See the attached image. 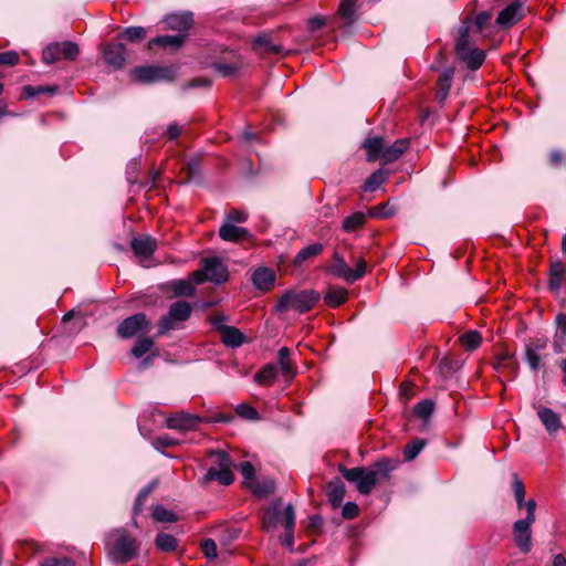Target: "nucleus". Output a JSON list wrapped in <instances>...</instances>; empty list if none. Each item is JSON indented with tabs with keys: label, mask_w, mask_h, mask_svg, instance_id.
Listing matches in <instances>:
<instances>
[{
	"label": "nucleus",
	"mask_w": 566,
	"mask_h": 566,
	"mask_svg": "<svg viewBox=\"0 0 566 566\" xmlns=\"http://www.w3.org/2000/svg\"><path fill=\"white\" fill-rule=\"evenodd\" d=\"M471 18L465 17L458 28L454 39V54L459 62L463 63L468 70L478 71L486 59L484 50L474 48L471 44Z\"/></svg>",
	"instance_id": "f257e3e1"
},
{
	"label": "nucleus",
	"mask_w": 566,
	"mask_h": 566,
	"mask_svg": "<svg viewBox=\"0 0 566 566\" xmlns=\"http://www.w3.org/2000/svg\"><path fill=\"white\" fill-rule=\"evenodd\" d=\"M321 300V294L316 290L289 289L279 297L273 310L275 313H284L290 310L305 314L312 311Z\"/></svg>",
	"instance_id": "f03ea898"
},
{
	"label": "nucleus",
	"mask_w": 566,
	"mask_h": 566,
	"mask_svg": "<svg viewBox=\"0 0 566 566\" xmlns=\"http://www.w3.org/2000/svg\"><path fill=\"white\" fill-rule=\"evenodd\" d=\"M400 464L399 459L382 457L375 461L369 469H366L365 478L359 482L358 492L367 495L377 483L389 480L391 472H394Z\"/></svg>",
	"instance_id": "7ed1b4c3"
},
{
	"label": "nucleus",
	"mask_w": 566,
	"mask_h": 566,
	"mask_svg": "<svg viewBox=\"0 0 566 566\" xmlns=\"http://www.w3.org/2000/svg\"><path fill=\"white\" fill-rule=\"evenodd\" d=\"M192 306L186 301H177L169 306L168 313L158 322L157 335L161 336L176 329L177 324L189 319Z\"/></svg>",
	"instance_id": "20e7f679"
},
{
	"label": "nucleus",
	"mask_w": 566,
	"mask_h": 566,
	"mask_svg": "<svg viewBox=\"0 0 566 566\" xmlns=\"http://www.w3.org/2000/svg\"><path fill=\"white\" fill-rule=\"evenodd\" d=\"M153 329V323L145 313H136L123 319L116 327V334L122 339H129L138 335H147Z\"/></svg>",
	"instance_id": "39448f33"
},
{
	"label": "nucleus",
	"mask_w": 566,
	"mask_h": 566,
	"mask_svg": "<svg viewBox=\"0 0 566 566\" xmlns=\"http://www.w3.org/2000/svg\"><path fill=\"white\" fill-rule=\"evenodd\" d=\"M366 269L367 262L363 258L357 260L356 266L353 270L347 265L345 259L339 253L335 252L333 255V263L328 268V272L334 276L353 284L365 275Z\"/></svg>",
	"instance_id": "423d86ee"
},
{
	"label": "nucleus",
	"mask_w": 566,
	"mask_h": 566,
	"mask_svg": "<svg viewBox=\"0 0 566 566\" xmlns=\"http://www.w3.org/2000/svg\"><path fill=\"white\" fill-rule=\"evenodd\" d=\"M135 81L139 83L170 82L175 77V70L171 66L146 65L137 66L132 71Z\"/></svg>",
	"instance_id": "0eeeda50"
},
{
	"label": "nucleus",
	"mask_w": 566,
	"mask_h": 566,
	"mask_svg": "<svg viewBox=\"0 0 566 566\" xmlns=\"http://www.w3.org/2000/svg\"><path fill=\"white\" fill-rule=\"evenodd\" d=\"M80 54V48L72 41L50 43L42 52V60L52 64L61 59L74 61Z\"/></svg>",
	"instance_id": "6e6552de"
},
{
	"label": "nucleus",
	"mask_w": 566,
	"mask_h": 566,
	"mask_svg": "<svg viewBox=\"0 0 566 566\" xmlns=\"http://www.w3.org/2000/svg\"><path fill=\"white\" fill-rule=\"evenodd\" d=\"M113 555L123 564L128 563L136 557L137 545L128 532H118V536L113 546Z\"/></svg>",
	"instance_id": "1a4fd4ad"
},
{
	"label": "nucleus",
	"mask_w": 566,
	"mask_h": 566,
	"mask_svg": "<svg viewBox=\"0 0 566 566\" xmlns=\"http://www.w3.org/2000/svg\"><path fill=\"white\" fill-rule=\"evenodd\" d=\"M127 48L123 42L108 43L104 46L103 59L105 63L114 70L123 69L127 62Z\"/></svg>",
	"instance_id": "9d476101"
},
{
	"label": "nucleus",
	"mask_w": 566,
	"mask_h": 566,
	"mask_svg": "<svg viewBox=\"0 0 566 566\" xmlns=\"http://www.w3.org/2000/svg\"><path fill=\"white\" fill-rule=\"evenodd\" d=\"M524 4L521 0H514L506 6L496 17V24L501 29H510L521 21L524 17Z\"/></svg>",
	"instance_id": "9b49d317"
},
{
	"label": "nucleus",
	"mask_w": 566,
	"mask_h": 566,
	"mask_svg": "<svg viewBox=\"0 0 566 566\" xmlns=\"http://www.w3.org/2000/svg\"><path fill=\"white\" fill-rule=\"evenodd\" d=\"M534 522L528 520H517L513 524V537L516 547L523 553L527 554L532 549V530L531 526Z\"/></svg>",
	"instance_id": "f8f14e48"
},
{
	"label": "nucleus",
	"mask_w": 566,
	"mask_h": 566,
	"mask_svg": "<svg viewBox=\"0 0 566 566\" xmlns=\"http://www.w3.org/2000/svg\"><path fill=\"white\" fill-rule=\"evenodd\" d=\"M201 260L209 282L221 285L229 280L228 266L218 256L202 258Z\"/></svg>",
	"instance_id": "ddd939ff"
},
{
	"label": "nucleus",
	"mask_w": 566,
	"mask_h": 566,
	"mask_svg": "<svg viewBox=\"0 0 566 566\" xmlns=\"http://www.w3.org/2000/svg\"><path fill=\"white\" fill-rule=\"evenodd\" d=\"M203 419L197 415L177 412L167 419V427L179 431L196 429Z\"/></svg>",
	"instance_id": "4468645a"
},
{
	"label": "nucleus",
	"mask_w": 566,
	"mask_h": 566,
	"mask_svg": "<svg viewBox=\"0 0 566 566\" xmlns=\"http://www.w3.org/2000/svg\"><path fill=\"white\" fill-rule=\"evenodd\" d=\"M547 287L552 293H558L562 285L566 283V263L560 260H553L547 271Z\"/></svg>",
	"instance_id": "2eb2a0df"
},
{
	"label": "nucleus",
	"mask_w": 566,
	"mask_h": 566,
	"mask_svg": "<svg viewBox=\"0 0 566 566\" xmlns=\"http://www.w3.org/2000/svg\"><path fill=\"white\" fill-rule=\"evenodd\" d=\"M164 22L166 24V29L187 34L195 22L193 13L190 11L171 13L165 17Z\"/></svg>",
	"instance_id": "dca6fc26"
},
{
	"label": "nucleus",
	"mask_w": 566,
	"mask_h": 566,
	"mask_svg": "<svg viewBox=\"0 0 566 566\" xmlns=\"http://www.w3.org/2000/svg\"><path fill=\"white\" fill-rule=\"evenodd\" d=\"M276 274L268 266L256 268L251 276L252 284L261 292H270L275 284Z\"/></svg>",
	"instance_id": "f3484780"
},
{
	"label": "nucleus",
	"mask_w": 566,
	"mask_h": 566,
	"mask_svg": "<svg viewBox=\"0 0 566 566\" xmlns=\"http://www.w3.org/2000/svg\"><path fill=\"white\" fill-rule=\"evenodd\" d=\"M219 237L227 242L239 243L242 241H250L252 239L251 232L242 227L224 222L219 229Z\"/></svg>",
	"instance_id": "a211bd4d"
},
{
	"label": "nucleus",
	"mask_w": 566,
	"mask_h": 566,
	"mask_svg": "<svg viewBox=\"0 0 566 566\" xmlns=\"http://www.w3.org/2000/svg\"><path fill=\"white\" fill-rule=\"evenodd\" d=\"M130 248L136 256L149 259L157 250V240L150 235L133 238Z\"/></svg>",
	"instance_id": "6ab92c4d"
},
{
	"label": "nucleus",
	"mask_w": 566,
	"mask_h": 566,
	"mask_svg": "<svg viewBox=\"0 0 566 566\" xmlns=\"http://www.w3.org/2000/svg\"><path fill=\"white\" fill-rule=\"evenodd\" d=\"M325 493L332 507L334 510L338 509L342 505L346 493L345 484L342 479L338 476L332 479L325 485Z\"/></svg>",
	"instance_id": "aec40b11"
},
{
	"label": "nucleus",
	"mask_w": 566,
	"mask_h": 566,
	"mask_svg": "<svg viewBox=\"0 0 566 566\" xmlns=\"http://www.w3.org/2000/svg\"><path fill=\"white\" fill-rule=\"evenodd\" d=\"M454 73L455 66L451 65L446 67L438 77V91L436 93V101L441 105H443L449 95Z\"/></svg>",
	"instance_id": "412c9836"
},
{
	"label": "nucleus",
	"mask_w": 566,
	"mask_h": 566,
	"mask_svg": "<svg viewBox=\"0 0 566 566\" xmlns=\"http://www.w3.org/2000/svg\"><path fill=\"white\" fill-rule=\"evenodd\" d=\"M187 38H188V34H186V33H178L176 35H170V34L158 35L148 42L147 48H148V50H153L154 46H159V48H168L169 46L172 50H178L185 45Z\"/></svg>",
	"instance_id": "4be33fe9"
},
{
	"label": "nucleus",
	"mask_w": 566,
	"mask_h": 566,
	"mask_svg": "<svg viewBox=\"0 0 566 566\" xmlns=\"http://www.w3.org/2000/svg\"><path fill=\"white\" fill-rule=\"evenodd\" d=\"M282 500L277 499L269 506L262 517L263 527L265 530L275 528L280 523L284 526V512H281Z\"/></svg>",
	"instance_id": "5701e85b"
},
{
	"label": "nucleus",
	"mask_w": 566,
	"mask_h": 566,
	"mask_svg": "<svg viewBox=\"0 0 566 566\" xmlns=\"http://www.w3.org/2000/svg\"><path fill=\"white\" fill-rule=\"evenodd\" d=\"M252 49L259 54H280L283 51L281 45L272 43L271 34L261 33L253 38Z\"/></svg>",
	"instance_id": "b1692460"
},
{
	"label": "nucleus",
	"mask_w": 566,
	"mask_h": 566,
	"mask_svg": "<svg viewBox=\"0 0 566 566\" xmlns=\"http://www.w3.org/2000/svg\"><path fill=\"white\" fill-rule=\"evenodd\" d=\"M537 417L539 418L541 422L545 427L546 431L549 434L556 433L560 427L562 421L559 416L551 408L547 407H537Z\"/></svg>",
	"instance_id": "393cba45"
},
{
	"label": "nucleus",
	"mask_w": 566,
	"mask_h": 566,
	"mask_svg": "<svg viewBox=\"0 0 566 566\" xmlns=\"http://www.w3.org/2000/svg\"><path fill=\"white\" fill-rule=\"evenodd\" d=\"M212 481H218L222 485L232 484L234 481V475L231 471V468H224L222 470H218L216 467L209 468L201 479V483L207 485Z\"/></svg>",
	"instance_id": "a878e982"
},
{
	"label": "nucleus",
	"mask_w": 566,
	"mask_h": 566,
	"mask_svg": "<svg viewBox=\"0 0 566 566\" xmlns=\"http://www.w3.org/2000/svg\"><path fill=\"white\" fill-rule=\"evenodd\" d=\"M410 142L408 138L397 139L390 146H384L381 161L387 165L396 161L408 148Z\"/></svg>",
	"instance_id": "bb28decb"
},
{
	"label": "nucleus",
	"mask_w": 566,
	"mask_h": 566,
	"mask_svg": "<svg viewBox=\"0 0 566 566\" xmlns=\"http://www.w3.org/2000/svg\"><path fill=\"white\" fill-rule=\"evenodd\" d=\"M294 527H295V510L293 504L289 503L284 509V528L285 536L282 538V544L292 549L294 545Z\"/></svg>",
	"instance_id": "cd10ccee"
},
{
	"label": "nucleus",
	"mask_w": 566,
	"mask_h": 566,
	"mask_svg": "<svg viewBox=\"0 0 566 566\" xmlns=\"http://www.w3.org/2000/svg\"><path fill=\"white\" fill-rule=\"evenodd\" d=\"M385 146V138L382 136L368 137L363 143V148L366 150L367 161L373 163L378 159L381 160Z\"/></svg>",
	"instance_id": "c85d7f7f"
},
{
	"label": "nucleus",
	"mask_w": 566,
	"mask_h": 566,
	"mask_svg": "<svg viewBox=\"0 0 566 566\" xmlns=\"http://www.w3.org/2000/svg\"><path fill=\"white\" fill-rule=\"evenodd\" d=\"M222 343L231 348L240 347L245 342V335L234 326L220 327Z\"/></svg>",
	"instance_id": "c756f323"
},
{
	"label": "nucleus",
	"mask_w": 566,
	"mask_h": 566,
	"mask_svg": "<svg viewBox=\"0 0 566 566\" xmlns=\"http://www.w3.org/2000/svg\"><path fill=\"white\" fill-rule=\"evenodd\" d=\"M348 300V291L342 286L329 285L324 295V301L332 308L339 307Z\"/></svg>",
	"instance_id": "7c9ffc66"
},
{
	"label": "nucleus",
	"mask_w": 566,
	"mask_h": 566,
	"mask_svg": "<svg viewBox=\"0 0 566 566\" xmlns=\"http://www.w3.org/2000/svg\"><path fill=\"white\" fill-rule=\"evenodd\" d=\"M291 350L289 347H281L277 352V363L282 375L285 379H292L295 377L297 370L295 364L291 360Z\"/></svg>",
	"instance_id": "2f4dec72"
},
{
	"label": "nucleus",
	"mask_w": 566,
	"mask_h": 566,
	"mask_svg": "<svg viewBox=\"0 0 566 566\" xmlns=\"http://www.w3.org/2000/svg\"><path fill=\"white\" fill-rule=\"evenodd\" d=\"M176 297H192L196 287L189 280H172L165 284Z\"/></svg>",
	"instance_id": "473e14b6"
},
{
	"label": "nucleus",
	"mask_w": 566,
	"mask_h": 566,
	"mask_svg": "<svg viewBox=\"0 0 566 566\" xmlns=\"http://www.w3.org/2000/svg\"><path fill=\"white\" fill-rule=\"evenodd\" d=\"M184 184H190V182H197L200 184L201 178V158L200 157H193L191 158L186 167L182 169Z\"/></svg>",
	"instance_id": "72a5a7b5"
},
{
	"label": "nucleus",
	"mask_w": 566,
	"mask_h": 566,
	"mask_svg": "<svg viewBox=\"0 0 566 566\" xmlns=\"http://www.w3.org/2000/svg\"><path fill=\"white\" fill-rule=\"evenodd\" d=\"M251 489L252 493L258 497H266L274 494L276 491V483L272 478H265L261 481H253L247 484Z\"/></svg>",
	"instance_id": "f704fd0d"
},
{
	"label": "nucleus",
	"mask_w": 566,
	"mask_h": 566,
	"mask_svg": "<svg viewBox=\"0 0 566 566\" xmlns=\"http://www.w3.org/2000/svg\"><path fill=\"white\" fill-rule=\"evenodd\" d=\"M147 36V29L144 27H127L123 29L118 35L117 39L119 42L126 41L129 43H140L143 42Z\"/></svg>",
	"instance_id": "c9c22d12"
},
{
	"label": "nucleus",
	"mask_w": 566,
	"mask_h": 566,
	"mask_svg": "<svg viewBox=\"0 0 566 566\" xmlns=\"http://www.w3.org/2000/svg\"><path fill=\"white\" fill-rule=\"evenodd\" d=\"M323 248L322 243H314L301 249L293 260V265L295 268H301L305 262L321 254Z\"/></svg>",
	"instance_id": "e433bc0d"
},
{
	"label": "nucleus",
	"mask_w": 566,
	"mask_h": 566,
	"mask_svg": "<svg viewBox=\"0 0 566 566\" xmlns=\"http://www.w3.org/2000/svg\"><path fill=\"white\" fill-rule=\"evenodd\" d=\"M159 482L157 479L151 480L147 485L140 489L138 492L134 506H133V515L136 516L140 514L144 510V505L148 500L150 493L158 486Z\"/></svg>",
	"instance_id": "4c0bfd02"
},
{
	"label": "nucleus",
	"mask_w": 566,
	"mask_h": 566,
	"mask_svg": "<svg viewBox=\"0 0 566 566\" xmlns=\"http://www.w3.org/2000/svg\"><path fill=\"white\" fill-rule=\"evenodd\" d=\"M277 373L279 367L275 364L270 363L264 365L259 371H256L253 378L255 382L269 386L276 379Z\"/></svg>",
	"instance_id": "58836bf2"
},
{
	"label": "nucleus",
	"mask_w": 566,
	"mask_h": 566,
	"mask_svg": "<svg viewBox=\"0 0 566 566\" xmlns=\"http://www.w3.org/2000/svg\"><path fill=\"white\" fill-rule=\"evenodd\" d=\"M337 469L345 480L352 483H356V489L358 490L359 482L365 478L366 468L355 467L348 469L344 464H338Z\"/></svg>",
	"instance_id": "ea45409f"
},
{
	"label": "nucleus",
	"mask_w": 566,
	"mask_h": 566,
	"mask_svg": "<svg viewBox=\"0 0 566 566\" xmlns=\"http://www.w3.org/2000/svg\"><path fill=\"white\" fill-rule=\"evenodd\" d=\"M366 214L361 211H357V212H354L349 216H347L346 218H344L343 222H342V229L345 231V232H354L358 229H360L361 227H364V224L366 223Z\"/></svg>",
	"instance_id": "a19ab883"
},
{
	"label": "nucleus",
	"mask_w": 566,
	"mask_h": 566,
	"mask_svg": "<svg viewBox=\"0 0 566 566\" xmlns=\"http://www.w3.org/2000/svg\"><path fill=\"white\" fill-rule=\"evenodd\" d=\"M388 179V174L382 170L378 169L374 171L363 184L361 189L365 192L375 191L377 190L382 184H385Z\"/></svg>",
	"instance_id": "79ce46f5"
},
{
	"label": "nucleus",
	"mask_w": 566,
	"mask_h": 566,
	"mask_svg": "<svg viewBox=\"0 0 566 566\" xmlns=\"http://www.w3.org/2000/svg\"><path fill=\"white\" fill-rule=\"evenodd\" d=\"M428 441L423 438L411 439L403 448V458L406 461L415 460L418 454L424 449Z\"/></svg>",
	"instance_id": "37998d69"
},
{
	"label": "nucleus",
	"mask_w": 566,
	"mask_h": 566,
	"mask_svg": "<svg viewBox=\"0 0 566 566\" xmlns=\"http://www.w3.org/2000/svg\"><path fill=\"white\" fill-rule=\"evenodd\" d=\"M212 67L223 77H235L242 67V63L239 60L230 63L218 61L212 64Z\"/></svg>",
	"instance_id": "c03bdc74"
},
{
	"label": "nucleus",
	"mask_w": 566,
	"mask_h": 566,
	"mask_svg": "<svg viewBox=\"0 0 566 566\" xmlns=\"http://www.w3.org/2000/svg\"><path fill=\"white\" fill-rule=\"evenodd\" d=\"M460 344L469 352H473L480 347L482 336L478 331H469L459 337Z\"/></svg>",
	"instance_id": "a18cd8bd"
},
{
	"label": "nucleus",
	"mask_w": 566,
	"mask_h": 566,
	"mask_svg": "<svg viewBox=\"0 0 566 566\" xmlns=\"http://www.w3.org/2000/svg\"><path fill=\"white\" fill-rule=\"evenodd\" d=\"M397 212L396 207L391 206L390 202H381L369 209L368 214L371 218L388 219L395 216Z\"/></svg>",
	"instance_id": "49530a36"
},
{
	"label": "nucleus",
	"mask_w": 566,
	"mask_h": 566,
	"mask_svg": "<svg viewBox=\"0 0 566 566\" xmlns=\"http://www.w3.org/2000/svg\"><path fill=\"white\" fill-rule=\"evenodd\" d=\"M433 410L434 402L431 399H423L413 406V415L421 420H428Z\"/></svg>",
	"instance_id": "de8ad7c7"
},
{
	"label": "nucleus",
	"mask_w": 566,
	"mask_h": 566,
	"mask_svg": "<svg viewBox=\"0 0 566 566\" xmlns=\"http://www.w3.org/2000/svg\"><path fill=\"white\" fill-rule=\"evenodd\" d=\"M155 346V342L151 337H142L137 339L135 345L132 347V355L136 358L143 357L145 354L149 353Z\"/></svg>",
	"instance_id": "09e8293b"
},
{
	"label": "nucleus",
	"mask_w": 566,
	"mask_h": 566,
	"mask_svg": "<svg viewBox=\"0 0 566 566\" xmlns=\"http://www.w3.org/2000/svg\"><path fill=\"white\" fill-rule=\"evenodd\" d=\"M155 544L161 552H174L177 548L176 537L163 532L157 534Z\"/></svg>",
	"instance_id": "8fccbe9b"
},
{
	"label": "nucleus",
	"mask_w": 566,
	"mask_h": 566,
	"mask_svg": "<svg viewBox=\"0 0 566 566\" xmlns=\"http://www.w3.org/2000/svg\"><path fill=\"white\" fill-rule=\"evenodd\" d=\"M151 515L161 523H176L179 520L177 514L160 504L153 506Z\"/></svg>",
	"instance_id": "3c124183"
},
{
	"label": "nucleus",
	"mask_w": 566,
	"mask_h": 566,
	"mask_svg": "<svg viewBox=\"0 0 566 566\" xmlns=\"http://www.w3.org/2000/svg\"><path fill=\"white\" fill-rule=\"evenodd\" d=\"M355 11H356V0H342L338 14L342 19L346 20L348 23H353L355 21Z\"/></svg>",
	"instance_id": "603ef678"
},
{
	"label": "nucleus",
	"mask_w": 566,
	"mask_h": 566,
	"mask_svg": "<svg viewBox=\"0 0 566 566\" xmlns=\"http://www.w3.org/2000/svg\"><path fill=\"white\" fill-rule=\"evenodd\" d=\"M469 17L471 18L472 21L471 27L474 25L478 32H482L483 30L489 28L492 19V12L484 10L478 13L474 19L471 15Z\"/></svg>",
	"instance_id": "864d4df0"
},
{
	"label": "nucleus",
	"mask_w": 566,
	"mask_h": 566,
	"mask_svg": "<svg viewBox=\"0 0 566 566\" xmlns=\"http://www.w3.org/2000/svg\"><path fill=\"white\" fill-rule=\"evenodd\" d=\"M209 453H210V455H214L217 458L213 467H216L218 470L234 467L233 461L227 451H223V450L212 451L211 450Z\"/></svg>",
	"instance_id": "5fc2aeb1"
},
{
	"label": "nucleus",
	"mask_w": 566,
	"mask_h": 566,
	"mask_svg": "<svg viewBox=\"0 0 566 566\" xmlns=\"http://www.w3.org/2000/svg\"><path fill=\"white\" fill-rule=\"evenodd\" d=\"M524 359L527 363L530 369L534 373L538 371L544 364L542 363L541 356L532 348H524Z\"/></svg>",
	"instance_id": "6e6d98bb"
},
{
	"label": "nucleus",
	"mask_w": 566,
	"mask_h": 566,
	"mask_svg": "<svg viewBox=\"0 0 566 566\" xmlns=\"http://www.w3.org/2000/svg\"><path fill=\"white\" fill-rule=\"evenodd\" d=\"M235 412L239 417L247 420H259L260 415L258 410L249 403H239L235 408Z\"/></svg>",
	"instance_id": "4d7b16f0"
},
{
	"label": "nucleus",
	"mask_w": 566,
	"mask_h": 566,
	"mask_svg": "<svg viewBox=\"0 0 566 566\" xmlns=\"http://www.w3.org/2000/svg\"><path fill=\"white\" fill-rule=\"evenodd\" d=\"M22 92L25 97H34L40 94H46V93L54 94L56 92V87L55 86H42V85H39V86L25 85V86H23Z\"/></svg>",
	"instance_id": "13d9d810"
},
{
	"label": "nucleus",
	"mask_w": 566,
	"mask_h": 566,
	"mask_svg": "<svg viewBox=\"0 0 566 566\" xmlns=\"http://www.w3.org/2000/svg\"><path fill=\"white\" fill-rule=\"evenodd\" d=\"M202 419L203 422L208 423H230L235 419V417L232 413L213 412L209 416L203 417Z\"/></svg>",
	"instance_id": "bf43d9fd"
},
{
	"label": "nucleus",
	"mask_w": 566,
	"mask_h": 566,
	"mask_svg": "<svg viewBox=\"0 0 566 566\" xmlns=\"http://www.w3.org/2000/svg\"><path fill=\"white\" fill-rule=\"evenodd\" d=\"M548 338L546 336L530 337L525 340L524 348H532L533 352H541L547 347Z\"/></svg>",
	"instance_id": "052dcab7"
},
{
	"label": "nucleus",
	"mask_w": 566,
	"mask_h": 566,
	"mask_svg": "<svg viewBox=\"0 0 566 566\" xmlns=\"http://www.w3.org/2000/svg\"><path fill=\"white\" fill-rule=\"evenodd\" d=\"M245 481L252 483L255 480V469L250 461H243L238 467Z\"/></svg>",
	"instance_id": "680f3d73"
},
{
	"label": "nucleus",
	"mask_w": 566,
	"mask_h": 566,
	"mask_svg": "<svg viewBox=\"0 0 566 566\" xmlns=\"http://www.w3.org/2000/svg\"><path fill=\"white\" fill-rule=\"evenodd\" d=\"M201 552L203 555L209 558H216L217 557V544L212 538H205L200 544Z\"/></svg>",
	"instance_id": "e2e57ef3"
},
{
	"label": "nucleus",
	"mask_w": 566,
	"mask_h": 566,
	"mask_svg": "<svg viewBox=\"0 0 566 566\" xmlns=\"http://www.w3.org/2000/svg\"><path fill=\"white\" fill-rule=\"evenodd\" d=\"M547 160L551 167L557 169L565 164V154L560 149H552Z\"/></svg>",
	"instance_id": "0e129e2a"
},
{
	"label": "nucleus",
	"mask_w": 566,
	"mask_h": 566,
	"mask_svg": "<svg viewBox=\"0 0 566 566\" xmlns=\"http://www.w3.org/2000/svg\"><path fill=\"white\" fill-rule=\"evenodd\" d=\"M359 506L355 502H346L342 509L344 520H354L359 515Z\"/></svg>",
	"instance_id": "69168bd1"
},
{
	"label": "nucleus",
	"mask_w": 566,
	"mask_h": 566,
	"mask_svg": "<svg viewBox=\"0 0 566 566\" xmlns=\"http://www.w3.org/2000/svg\"><path fill=\"white\" fill-rule=\"evenodd\" d=\"M459 361L451 357H443L439 363V368L443 374H452L459 369Z\"/></svg>",
	"instance_id": "338daca9"
},
{
	"label": "nucleus",
	"mask_w": 566,
	"mask_h": 566,
	"mask_svg": "<svg viewBox=\"0 0 566 566\" xmlns=\"http://www.w3.org/2000/svg\"><path fill=\"white\" fill-rule=\"evenodd\" d=\"M41 566H75V562L70 557H49L42 562Z\"/></svg>",
	"instance_id": "774afa93"
}]
</instances>
